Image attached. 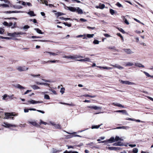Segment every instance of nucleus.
I'll use <instances>...</instances> for the list:
<instances>
[{
    "label": "nucleus",
    "instance_id": "12",
    "mask_svg": "<svg viewBox=\"0 0 153 153\" xmlns=\"http://www.w3.org/2000/svg\"><path fill=\"white\" fill-rule=\"evenodd\" d=\"M77 61L79 62H91L90 59L88 58H85L84 59H77Z\"/></svg>",
    "mask_w": 153,
    "mask_h": 153
},
{
    "label": "nucleus",
    "instance_id": "14",
    "mask_svg": "<svg viewBox=\"0 0 153 153\" xmlns=\"http://www.w3.org/2000/svg\"><path fill=\"white\" fill-rule=\"evenodd\" d=\"M88 107L90 108L91 109H94L95 110L101 109V107L97 106H88Z\"/></svg>",
    "mask_w": 153,
    "mask_h": 153
},
{
    "label": "nucleus",
    "instance_id": "64",
    "mask_svg": "<svg viewBox=\"0 0 153 153\" xmlns=\"http://www.w3.org/2000/svg\"><path fill=\"white\" fill-rule=\"evenodd\" d=\"M8 96L7 94H5L3 96V99L5 100L6 99V97H7Z\"/></svg>",
    "mask_w": 153,
    "mask_h": 153
},
{
    "label": "nucleus",
    "instance_id": "26",
    "mask_svg": "<svg viewBox=\"0 0 153 153\" xmlns=\"http://www.w3.org/2000/svg\"><path fill=\"white\" fill-rule=\"evenodd\" d=\"M122 18H123V20L124 21L125 23L127 25L129 24V23L128 22L127 19L126 18H125L124 16H122Z\"/></svg>",
    "mask_w": 153,
    "mask_h": 153
},
{
    "label": "nucleus",
    "instance_id": "19",
    "mask_svg": "<svg viewBox=\"0 0 153 153\" xmlns=\"http://www.w3.org/2000/svg\"><path fill=\"white\" fill-rule=\"evenodd\" d=\"M113 105L115 106H118L119 107L125 108V107H124L123 105H122L119 103H115L114 102L113 103Z\"/></svg>",
    "mask_w": 153,
    "mask_h": 153
},
{
    "label": "nucleus",
    "instance_id": "31",
    "mask_svg": "<svg viewBox=\"0 0 153 153\" xmlns=\"http://www.w3.org/2000/svg\"><path fill=\"white\" fill-rule=\"evenodd\" d=\"M101 125H92L91 126V128L92 129H94V128H98Z\"/></svg>",
    "mask_w": 153,
    "mask_h": 153
},
{
    "label": "nucleus",
    "instance_id": "59",
    "mask_svg": "<svg viewBox=\"0 0 153 153\" xmlns=\"http://www.w3.org/2000/svg\"><path fill=\"white\" fill-rule=\"evenodd\" d=\"M59 152V151H57L56 149H53L52 153H56L57 152Z\"/></svg>",
    "mask_w": 153,
    "mask_h": 153
},
{
    "label": "nucleus",
    "instance_id": "22",
    "mask_svg": "<svg viewBox=\"0 0 153 153\" xmlns=\"http://www.w3.org/2000/svg\"><path fill=\"white\" fill-rule=\"evenodd\" d=\"M129 128V127L128 126H120L117 127L115 129H128Z\"/></svg>",
    "mask_w": 153,
    "mask_h": 153
},
{
    "label": "nucleus",
    "instance_id": "3",
    "mask_svg": "<svg viewBox=\"0 0 153 153\" xmlns=\"http://www.w3.org/2000/svg\"><path fill=\"white\" fill-rule=\"evenodd\" d=\"M65 8V9L69 10L72 12H75L76 11V7L66 6Z\"/></svg>",
    "mask_w": 153,
    "mask_h": 153
},
{
    "label": "nucleus",
    "instance_id": "56",
    "mask_svg": "<svg viewBox=\"0 0 153 153\" xmlns=\"http://www.w3.org/2000/svg\"><path fill=\"white\" fill-rule=\"evenodd\" d=\"M118 29L122 33H125V32L124 30L122 28H119Z\"/></svg>",
    "mask_w": 153,
    "mask_h": 153
},
{
    "label": "nucleus",
    "instance_id": "58",
    "mask_svg": "<svg viewBox=\"0 0 153 153\" xmlns=\"http://www.w3.org/2000/svg\"><path fill=\"white\" fill-rule=\"evenodd\" d=\"M4 13H13V11H5L4 12Z\"/></svg>",
    "mask_w": 153,
    "mask_h": 153
},
{
    "label": "nucleus",
    "instance_id": "35",
    "mask_svg": "<svg viewBox=\"0 0 153 153\" xmlns=\"http://www.w3.org/2000/svg\"><path fill=\"white\" fill-rule=\"evenodd\" d=\"M13 7L14 8L18 9H21L22 8V7L20 6L14 5L13 6Z\"/></svg>",
    "mask_w": 153,
    "mask_h": 153
},
{
    "label": "nucleus",
    "instance_id": "53",
    "mask_svg": "<svg viewBox=\"0 0 153 153\" xmlns=\"http://www.w3.org/2000/svg\"><path fill=\"white\" fill-rule=\"evenodd\" d=\"M25 33H23L22 32H16V34H17V36H18V35H22V34H25Z\"/></svg>",
    "mask_w": 153,
    "mask_h": 153
},
{
    "label": "nucleus",
    "instance_id": "52",
    "mask_svg": "<svg viewBox=\"0 0 153 153\" xmlns=\"http://www.w3.org/2000/svg\"><path fill=\"white\" fill-rule=\"evenodd\" d=\"M143 73L146 75L148 77H150L151 76V75H149V74L147 73V72H146V71H143Z\"/></svg>",
    "mask_w": 153,
    "mask_h": 153
},
{
    "label": "nucleus",
    "instance_id": "46",
    "mask_svg": "<svg viewBox=\"0 0 153 153\" xmlns=\"http://www.w3.org/2000/svg\"><path fill=\"white\" fill-rule=\"evenodd\" d=\"M39 124L41 125V124H43L45 125H46L48 123H47L42 121V120H40V122Z\"/></svg>",
    "mask_w": 153,
    "mask_h": 153
},
{
    "label": "nucleus",
    "instance_id": "63",
    "mask_svg": "<svg viewBox=\"0 0 153 153\" xmlns=\"http://www.w3.org/2000/svg\"><path fill=\"white\" fill-rule=\"evenodd\" d=\"M128 146H130V147H131L132 148L136 147V145L135 144H129L128 145Z\"/></svg>",
    "mask_w": 153,
    "mask_h": 153
},
{
    "label": "nucleus",
    "instance_id": "18",
    "mask_svg": "<svg viewBox=\"0 0 153 153\" xmlns=\"http://www.w3.org/2000/svg\"><path fill=\"white\" fill-rule=\"evenodd\" d=\"M79 14H82L83 13L82 10L79 7H76V11Z\"/></svg>",
    "mask_w": 153,
    "mask_h": 153
},
{
    "label": "nucleus",
    "instance_id": "24",
    "mask_svg": "<svg viewBox=\"0 0 153 153\" xmlns=\"http://www.w3.org/2000/svg\"><path fill=\"white\" fill-rule=\"evenodd\" d=\"M83 57L79 55H74L73 56V59H77L78 58H83Z\"/></svg>",
    "mask_w": 153,
    "mask_h": 153
},
{
    "label": "nucleus",
    "instance_id": "20",
    "mask_svg": "<svg viewBox=\"0 0 153 153\" xmlns=\"http://www.w3.org/2000/svg\"><path fill=\"white\" fill-rule=\"evenodd\" d=\"M15 87L18 89H19L20 90L24 89L25 88L21 85H20L19 84H17L15 86Z\"/></svg>",
    "mask_w": 153,
    "mask_h": 153
},
{
    "label": "nucleus",
    "instance_id": "1",
    "mask_svg": "<svg viewBox=\"0 0 153 153\" xmlns=\"http://www.w3.org/2000/svg\"><path fill=\"white\" fill-rule=\"evenodd\" d=\"M2 126L6 128H9L10 127H16L17 126L16 125H12L11 124H9L5 122L3 124Z\"/></svg>",
    "mask_w": 153,
    "mask_h": 153
},
{
    "label": "nucleus",
    "instance_id": "61",
    "mask_svg": "<svg viewBox=\"0 0 153 153\" xmlns=\"http://www.w3.org/2000/svg\"><path fill=\"white\" fill-rule=\"evenodd\" d=\"M42 85H47L48 86H49L50 84L48 83L42 82Z\"/></svg>",
    "mask_w": 153,
    "mask_h": 153
},
{
    "label": "nucleus",
    "instance_id": "21",
    "mask_svg": "<svg viewBox=\"0 0 153 153\" xmlns=\"http://www.w3.org/2000/svg\"><path fill=\"white\" fill-rule=\"evenodd\" d=\"M45 53H49L50 55H52L53 56H55L57 55V53H59V51H57L56 52V53H55L51 52L45 51Z\"/></svg>",
    "mask_w": 153,
    "mask_h": 153
},
{
    "label": "nucleus",
    "instance_id": "62",
    "mask_svg": "<svg viewBox=\"0 0 153 153\" xmlns=\"http://www.w3.org/2000/svg\"><path fill=\"white\" fill-rule=\"evenodd\" d=\"M104 35L106 37H109L111 36L110 35L107 33L104 34Z\"/></svg>",
    "mask_w": 153,
    "mask_h": 153
},
{
    "label": "nucleus",
    "instance_id": "9",
    "mask_svg": "<svg viewBox=\"0 0 153 153\" xmlns=\"http://www.w3.org/2000/svg\"><path fill=\"white\" fill-rule=\"evenodd\" d=\"M77 133L76 132H74L73 133H71V135H68V138H71L73 137H82L81 136H80L79 135L77 134H76Z\"/></svg>",
    "mask_w": 153,
    "mask_h": 153
},
{
    "label": "nucleus",
    "instance_id": "5",
    "mask_svg": "<svg viewBox=\"0 0 153 153\" xmlns=\"http://www.w3.org/2000/svg\"><path fill=\"white\" fill-rule=\"evenodd\" d=\"M28 102H30V104H35L43 103V101H37L33 100H30L27 101Z\"/></svg>",
    "mask_w": 153,
    "mask_h": 153
},
{
    "label": "nucleus",
    "instance_id": "51",
    "mask_svg": "<svg viewBox=\"0 0 153 153\" xmlns=\"http://www.w3.org/2000/svg\"><path fill=\"white\" fill-rule=\"evenodd\" d=\"M65 89L64 88H62L60 91V92L63 94L65 92Z\"/></svg>",
    "mask_w": 153,
    "mask_h": 153
},
{
    "label": "nucleus",
    "instance_id": "49",
    "mask_svg": "<svg viewBox=\"0 0 153 153\" xmlns=\"http://www.w3.org/2000/svg\"><path fill=\"white\" fill-rule=\"evenodd\" d=\"M116 5L118 7H123L122 5L119 2H117L116 4Z\"/></svg>",
    "mask_w": 153,
    "mask_h": 153
},
{
    "label": "nucleus",
    "instance_id": "30",
    "mask_svg": "<svg viewBox=\"0 0 153 153\" xmlns=\"http://www.w3.org/2000/svg\"><path fill=\"white\" fill-rule=\"evenodd\" d=\"M42 3L45 4L46 5L48 6V2L45 0H40Z\"/></svg>",
    "mask_w": 153,
    "mask_h": 153
},
{
    "label": "nucleus",
    "instance_id": "40",
    "mask_svg": "<svg viewBox=\"0 0 153 153\" xmlns=\"http://www.w3.org/2000/svg\"><path fill=\"white\" fill-rule=\"evenodd\" d=\"M64 14L63 13L61 12H58L56 14V15L58 17L59 16H60L63 15Z\"/></svg>",
    "mask_w": 153,
    "mask_h": 153
},
{
    "label": "nucleus",
    "instance_id": "39",
    "mask_svg": "<svg viewBox=\"0 0 153 153\" xmlns=\"http://www.w3.org/2000/svg\"><path fill=\"white\" fill-rule=\"evenodd\" d=\"M132 152L134 153H137L138 152V149L137 148H134L133 149Z\"/></svg>",
    "mask_w": 153,
    "mask_h": 153
},
{
    "label": "nucleus",
    "instance_id": "11",
    "mask_svg": "<svg viewBox=\"0 0 153 153\" xmlns=\"http://www.w3.org/2000/svg\"><path fill=\"white\" fill-rule=\"evenodd\" d=\"M114 112H121L123 114H125L126 115H128V114L127 112L126 111V110H117L116 111H114Z\"/></svg>",
    "mask_w": 153,
    "mask_h": 153
},
{
    "label": "nucleus",
    "instance_id": "36",
    "mask_svg": "<svg viewBox=\"0 0 153 153\" xmlns=\"http://www.w3.org/2000/svg\"><path fill=\"white\" fill-rule=\"evenodd\" d=\"M133 64L130 62H127L126 65V66H132L133 65Z\"/></svg>",
    "mask_w": 153,
    "mask_h": 153
},
{
    "label": "nucleus",
    "instance_id": "15",
    "mask_svg": "<svg viewBox=\"0 0 153 153\" xmlns=\"http://www.w3.org/2000/svg\"><path fill=\"white\" fill-rule=\"evenodd\" d=\"M112 140H113V138H111V139H109L108 140H105L101 141L100 142H98L99 143H110V141H112Z\"/></svg>",
    "mask_w": 153,
    "mask_h": 153
},
{
    "label": "nucleus",
    "instance_id": "55",
    "mask_svg": "<svg viewBox=\"0 0 153 153\" xmlns=\"http://www.w3.org/2000/svg\"><path fill=\"white\" fill-rule=\"evenodd\" d=\"M4 30L1 28H0V34H2L4 32Z\"/></svg>",
    "mask_w": 153,
    "mask_h": 153
},
{
    "label": "nucleus",
    "instance_id": "23",
    "mask_svg": "<svg viewBox=\"0 0 153 153\" xmlns=\"http://www.w3.org/2000/svg\"><path fill=\"white\" fill-rule=\"evenodd\" d=\"M135 65L139 67L144 68V66L140 63H135Z\"/></svg>",
    "mask_w": 153,
    "mask_h": 153
},
{
    "label": "nucleus",
    "instance_id": "37",
    "mask_svg": "<svg viewBox=\"0 0 153 153\" xmlns=\"http://www.w3.org/2000/svg\"><path fill=\"white\" fill-rule=\"evenodd\" d=\"M94 34H87V37L88 38H91L93 37L94 36Z\"/></svg>",
    "mask_w": 153,
    "mask_h": 153
},
{
    "label": "nucleus",
    "instance_id": "4",
    "mask_svg": "<svg viewBox=\"0 0 153 153\" xmlns=\"http://www.w3.org/2000/svg\"><path fill=\"white\" fill-rule=\"evenodd\" d=\"M121 82L123 84H125L126 85H133L135 84L134 83L130 82L128 81H123L121 80Z\"/></svg>",
    "mask_w": 153,
    "mask_h": 153
},
{
    "label": "nucleus",
    "instance_id": "44",
    "mask_svg": "<svg viewBox=\"0 0 153 153\" xmlns=\"http://www.w3.org/2000/svg\"><path fill=\"white\" fill-rule=\"evenodd\" d=\"M44 99L47 100H49L50 99V97L47 94H45L44 95Z\"/></svg>",
    "mask_w": 153,
    "mask_h": 153
},
{
    "label": "nucleus",
    "instance_id": "17",
    "mask_svg": "<svg viewBox=\"0 0 153 153\" xmlns=\"http://www.w3.org/2000/svg\"><path fill=\"white\" fill-rule=\"evenodd\" d=\"M111 65L120 70L124 68L123 67L117 64H115V65Z\"/></svg>",
    "mask_w": 153,
    "mask_h": 153
},
{
    "label": "nucleus",
    "instance_id": "6",
    "mask_svg": "<svg viewBox=\"0 0 153 153\" xmlns=\"http://www.w3.org/2000/svg\"><path fill=\"white\" fill-rule=\"evenodd\" d=\"M28 69V68H26L25 66H19L17 68V70L19 71H24L27 70Z\"/></svg>",
    "mask_w": 153,
    "mask_h": 153
},
{
    "label": "nucleus",
    "instance_id": "42",
    "mask_svg": "<svg viewBox=\"0 0 153 153\" xmlns=\"http://www.w3.org/2000/svg\"><path fill=\"white\" fill-rule=\"evenodd\" d=\"M109 11L110 13L112 15H113L115 13V11L112 9H110Z\"/></svg>",
    "mask_w": 153,
    "mask_h": 153
},
{
    "label": "nucleus",
    "instance_id": "13",
    "mask_svg": "<svg viewBox=\"0 0 153 153\" xmlns=\"http://www.w3.org/2000/svg\"><path fill=\"white\" fill-rule=\"evenodd\" d=\"M7 35L10 36L12 37H17L18 36H17L16 32H15L13 33H7Z\"/></svg>",
    "mask_w": 153,
    "mask_h": 153
},
{
    "label": "nucleus",
    "instance_id": "48",
    "mask_svg": "<svg viewBox=\"0 0 153 153\" xmlns=\"http://www.w3.org/2000/svg\"><path fill=\"white\" fill-rule=\"evenodd\" d=\"M99 41L95 39L93 42V43L94 44H99Z\"/></svg>",
    "mask_w": 153,
    "mask_h": 153
},
{
    "label": "nucleus",
    "instance_id": "16",
    "mask_svg": "<svg viewBox=\"0 0 153 153\" xmlns=\"http://www.w3.org/2000/svg\"><path fill=\"white\" fill-rule=\"evenodd\" d=\"M113 146H124L123 143L121 142H118L117 143H114L113 144Z\"/></svg>",
    "mask_w": 153,
    "mask_h": 153
},
{
    "label": "nucleus",
    "instance_id": "57",
    "mask_svg": "<svg viewBox=\"0 0 153 153\" xmlns=\"http://www.w3.org/2000/svg\"><path fill=\"white\" fill-rule=\"evenodd\" d=\"M29 123L30 124L33 126H36L37 125L36 123L35 122H30Z\"/></svg>",
    "mask_w": 153,
    "mask_h": 153
},
{
    "label": "nucleus",
    "instance_id": "33",
    "mask_svg": "<svg viewBox=\"0 0 153 153\" xmlns=\"http://www.w3.org/2000/svg\"><path fill=\"white\" fill-rule=\"evenodd\" d=\"M105 7V5L104 4H102L100 5L99 7H98V6L97 7H96L97 8H100V9H103Z\"/></svg>",
    "mask_w": 153,
    "mask_h": 153
},
{
    "label": "nucleus",
    "instance_id": "27",
    "mask_svg": "<svg viewBox=\"0 0 153 153\" xmlns=\"http://www.w3.org/2000/svg\"><path fill=\"white\" fill-rule=\"evenodd\" d=\"M31 87L34 90L40 89V87L35 85H31Z\"/></svg>",
    "mask_w": 153,
    "mask_h": 153
},
{
    "label": "nucleus",
    "instance_id": "29",
    "mask_svg": "<svg viewBox=\"0 0 153 153\" xmlns=\"http://www.w3.org/2000/svg\"><path fill=\"white\" fill-rule=\"evenodd\" d=\"M64 58H67V59H73V56H63Z\"/></svg>",
    "mask_w": 153,
    "mask_h": 153
},
{
    "label": "nucleus",
    "instance_id": "8",
    "mask_svg": "<svg viewBox=\"0 0 153 153\" xmlns=\"http://www.w3.org/2000/svg\"><path fill=\"white\" fill-rule=\"evenodd\" d=\"M5 117L4 119H8L11 116H14V115L12 113H5Z\"/></svg>",
    "mask_w": 153,
    "mask_h": 153
},
{
    "label": "nucleus",
    "instance_id": "7",
    "mask_svg": "<svg viewBox=\"0 0 153 153\" xmlns=\"http://www.w3.org/2000/svg\"><path fill=\"white\" fill-rule=\"evenodd\" d=\"M123 50L125 52L128 54H130L134 53L130 49H123Z\"/></svg>",
    "mask_w": 153,
    "mask_h": 153
},
{
    "label": "nucleus",
    "instance_id": "10",
    "mask_svg": "<svg viewBox=\"0 0 153 153\" xmlns=\"http://www.w3.org/2000/svg\"><path fill=\"white\" fill-rule=\"evenodd\" d=\"M111 138H113V140H112V141H110V143H112L113 142L117 141L120 140V138L118 136H116L115 137V138H114V137H111L110 139H111Z\"/></svg>",
    "mask_w": 153,
    "mask_h": 153
},
{
    "label": "nucleus",
    "instance_id": "25",
    "mask_svg": "<svg viewBox=\"0 0 153 153\" xmlns=\"http://www.w3.org/2000/svg\"><path fill=\"white\" fill-rule=\"evenodd\" d=\"M34 30L36 31V32L39 33L41 34H43L44 33L42 32V31L40 30L39 28H34Z\"/></svg>",
    "mask_w": 153,
    "mask_h": 153
},
{
    "label": "nucleus",
    "instance_id": "43",
    "mask_svg": "<svg viewBox=\"0 0 153 153\" xmlns=\"http://www.w3.org/2000/svg\"><path fill=\"white\" fill-rule=\"evenodd\" d=\"M30 28V26L28 25H25L23 27V28L25 29V31H27V29Z\"/></svg>",
    "mask_w": 153,
    "mask_h": 153
},
{
    "label": "nucleus",
    "instance_id": "2",
    "mask_svg": "<svg viewBox=\"0 0 153 153\" xmlns=\"http://www.w3.org/2000/svg\"><path fill=\"white\" fill-rule=\"evenodd\" d=\"M65 8V9L69 10L72 12H75L76 11V7L66 6Z\"/></svg>",
    "mask_w": 153,
    "mask_h": 153
},
{
    "label": "nucleus",
    "instance_id": "50",
    "mask_svg": "<svg viewBox=\"0 0 153 153\" xmlns=\"http://www.w3.org/2000/svg\"><path fill=\"white\" fill-rule=\"evenodd\" d=\"M49 63H50V62L55 63V62H58L59 60H49Z\"/></svg>",
    "mask_w": 153,
    "mask_h": 153
},
{
    "label": "nucleus",
    "instance_id": "60",
    "mask_svg": "<svg viewBox=\"0 0 153 153\" xmlns=\"http://www.w3.org/2000/svg\"><path fill=\"white\" fill-rule=\"evenodd\" d=\"M31 90H27L26 92H25V93L24 94V95H25L27 94L28 93H29L30 92H31Z\"/></svg>",
    "mask_w": 153,
    "mask_h": 153
},
{
    "label": "nucleus",
    "instance_id": "45",
    "mask_svg": "<svg viewBox=\"0 0 153 153\" xmlns=\"http://www.w3.org/2000/svg\"><path fill=\"white\" fill-rule=\"evenodd\" d=\"M63 24L65 25V26H67L68 27H70L71 26V24H68L67 22H64Z\"/></svg>",
    "mask_w": 153,
    "mask_h": 153
},
{
    "label": "nucleus",
    "instance_id": "28",
    "mask_svg": "<svg viewBox=\"0 0 153 153\" xmlns=\"http://www.w3.org/2000/svg\"><path fill=\"white\" fill-rule=\"evenodd\" d=\"M28 14L30 15L31 16H36L33 11H30L28 12Z\"/></svg>",
    "mask_w": 153,
    "mask_h": 153
},
{
    "label": "nucleus",
    "instance_id": "54",
    "mask_svg": "<svg viewBox=\"0 0 153 153\" xmlns=\"http://www.w3.org/2000/svg\"><path fill=\"white\" fill-rule=\"evenodd\" d=\"M117 35L119 36L120 37V38H121L122 39V40H123V36L121 35V34H120V33H117Z\"/></svg>",
    "mask_w": 153,
    "mask_h": 153
},
{
    "label": "nucleus",
    "instance_id": "34",
    "mask_svg": "<svg viewBox=\"0 0 153 153\" xmlns=\"http://www.w3.org/2000/svg\"><path fill=\"white\" fill-rule=\"evenodd\" d=\"M108 149L111 150H116V147H108Z\"/></svg>",
    "mask_w": 153,
    "mask_h": 153
},
{
    "label": "nucleus",
    "instance_id": "41",
    "mask_svg": "<svg viewBox=\"0 0 153 153\" xmlns=\"http://www.w3.org/2000/svg\"><path fill=\"white\" fill-rule=\"evenodd\" d=\"M0 6H2L3 7H9V5L8 4H0Z\"/></svg>",
    "mask_w": 153,
    "mask_h": 153
},
{
    "label": "nucleus",
    "instance_id": "38",
    "mask_svg": "<svg viewBox=\"0 0 153 153\" xmlns=\"http://www.w3.org/2000/svg\"><path fill=\"white\" fill-rule=\"evenodd\" d=\"M54 127L56 128H57V129H61V126L59 124H56Z\"/></svg>",
    "mask_w": 153,
    "mask_h": 153
},
{
    "label": "nucleus",
    "instance_id": "32",
    "mask_svg": "<svg viewBox=\"0 0 153 153\" xmlns=\"http://www.w3.org/2000/svg\"><path fill=\"white\" fill-rule=\"evenodd\" d=\"M84 97H89L91 98H94L96 97V95L91 96L87 94H85L83 95Z\"/></svg>",
    "mask_w": 153,
    "mask_h": 153
},
{
    "label": "nucleus",
    "instance_id": "47",
    "mask_svg": "<svg viewBox=\"0 0 153 153\" xmlns=\"http://www.w3.org/2000/svg\"><path fill=\"white\" fill-rule=\"evenodd\" d=\"M102 68L103 69H105L107 70H111L112 69V68L109 67H102Z\"/></svg>",
    "mask_w": 153,
    "mask_h": 153
}]
</instances>
